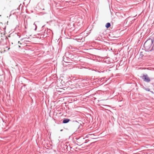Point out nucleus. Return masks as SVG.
<instances>
[{
	"label": "nucleus",
	"instance_id": "1",
	"mask_svg": "<svg viewBox=\"0 0 154 154\" xmlns=\"http://www.w3.org/2000/svg\"><path fill=\"white\" fill-rule=\"evenodd\" d=\"M151 38H148L144 43L143 46L146 50V51H150L154 50L153 43Z\"/></svg>",
	"mask_w": 154,
	"mask_h": 154
},
{
	"label": "nucleus",
	"instance_id": "2",
	"mask_svg": "<svg viewBox=\"0 0 154 154\" xmlns=\"http://www.w3.org/2000/svg\"><path fill=\"white\" fill-rule=\"evenodd\" d=\"M69 53H66L65 54V57H63V60L66 63H71V65H72V64L73 65H75L76 64L74 63L71 62V61H72V57L73 55L71 54H69Z\"/></svg>",
	"mask_w": 154,
	"mask_h": 154
},
{
	"label": "nucleus",
	"instance_id": "3",
	"mask_svg": "<svg viewBox=\"0 0 154 154\" xmlns=\"http://www.w3.org/2000/svg\"><path fill=\"white\" fill-rule=\"evenodd\" d=\"M141 77L143 79V81L146 82L148 83L151 80L150 79L147 74H143L142 76Z\"/></svg>",
	"mask_w": 154,
	"mask_h": 154
},
{
	"label": "nucleus",
	"instance_id": "4",
	"mask_svg": "<svg viewBox=\"0 0 154 154\" xmlns=\"http://www.w3.org/2000/svg\"><path fill=\"white\" fill-rule=\"evenodd\" d=\"M72 122L73 125H76L78 129H79L80 126H82L81 124H80L79 125V122L77 121H73Z\"/></svg>",
	"mask_w": 154,
	"mask_h": 154
},
{
	"label": "nucleus",
	"instance_id": "5",
	"mask_svg": "<svg viewBox=\"0 0 154 154\" xmlns=\"http://www.w3.org/2000/svg\"><path fill=\"white\" fill-rule=\"evenodd\" d=\"M70 121V120L69 119L64 118L63 119L62 123L63 124H66L68 123Z\"/></svg>",
	"mask_w": 154,
	"mask_h": 154
},
{
	"label": "nucleus",
	"instance_id": "6",
	"mask_svg": "<svg viewBox=\"0 0 154 154\" xmlns=\"http://www.w3.org/2000/svg\"><path fill=\"white\" fill-rule=\"evenodd\" d=\"M72 82L70 81H67L65 84V86H68V87L71 88L72 87H70V85L71 86H72V84H71Z\"/></svg>",
	"mask_w": 154,
	"mask_h": 154
},
{
	"label": "nucleus",
	"instance_id": "7",
	"mask_svg": "<svg viewBox=\"0 0 154 154\" xmlns=\"http://www.w3.org/2000/svg\"><path fill=\"white\" fill-rule=\"evenodd\" d=\"M72 147H70V146H68L67 145H65L64 147V149L65 150H66V151H68V149H69L72 148Z\"/></svg>",
	"mask_w": 154,
	"mask_h": 154
},
{
	"label": "nucleus",
	"instance_id": "8",
	"mask_svg": "<svg viewBox=\"0 0 154 154\" xmlns=\"http://www.w3.org/2000/svg\"><path fill=\"white\" fill-rule=\"evenodd\" d=\"M110 26H111L110 23H106V24L105 25V27L107 28H109L110 27Z\"/></svg>",
	"mask_w": 154,
	"mask_h": 154
},
{
	"label": "nucleus",
	"instance_id": "9",
	"mask_svg": "<svg viewBox=\"0 0 154 154\" xmlns=\"http://www.w3.org/2000/svg\"><path fill=\"white\" fill-rule=\"evenodd\" d=\"M81 137H80L79 138H76V140H77V142L79 143V144H80L81 143V142H80V139H81Z\"/></svg>",
	"mask_w": 154,
	"mask_h": 154
},
{
	"label": "nucleus",
	"instance_id": "10",
	"mask_svg": "<svg viewBox=\"0 0 154 154\" xmlns=\"http://www.w3.org/2000/svg\"><path fill=\"white\" fill-rule=\"evenodd\" d=\"M38 22H35L34 23V25L35 26V30H36L37 29V25H36V23H38Z\"/></svg>",
	"mask_w": 154,
	"mask_h": 154
},
{
	"label": "nucleus",
	"instance_id": "11",
	"mask_svg": "<svg viewBox=\"0 0 154 154\" xmlns=\"http://www.w3.org/2000/svg\"><path fill=\"white\" fill-rule=\"evenodd\" d=\"M145 90H146L147 91H150V89L149 88H146L145 89Z\"/></svg>",
	"mask_w": 154,
	"mask_h": 154
},
{
	"label": "nucleus",
	"instance_id": "12",
	"mask_svg": "<svg viewBox=\"0 0 154 154\" xmlns=\"http://www.w3.org/2000/svg\"><path fill=\"white\" fill-rule=\"evenodd\" d=\"M152 42L153 43V46H154V38H152Z\"/></svg>",
	"mask_w": 154,
	"mask_h": 154
},
{
	"label": "nucleus",
	"instance_id": "13",
	"mask_svg": "<svg viewBox=\"0 0 154 154\" xmlns=\"http://www.w3.org/2000/svg\"><path fill=\"white\" fill-rule=\"evenodd\" d=\"M142 53V52H141L140 53V56H141V57H142L143 56V55L142 54H141Z\"/></svg>",
	"mask_w": 154,
	"mask_h": 154
},
{
	"label": "nucleus",
	"instance_id": "14",
	"mask_svg": "<svg viewBox=\"0 0 154 154\" xmlns=\"http://www.w3.org/2000/svg\"><path fill=\"white\" fill-rule=\"evenodd\" d=\"M104 79V78H100V79H99V80H100V81H101H101H102V79Z\"/></svg>",
	"mask_w": 154,
	"mask_h": 154
},
{
	"label": "nucleus",
	"instance_id": "15",
	"mask_svg": "<svg viewBox=\"0 0 154 154\" xmlns=\"http://www.w3.org/2000/svg\"><path fill=\"white\" fill-rule=\"evenodd\" d=\"M21 5V4H20V6L18 8H17V9L18 10H19V9H20V5Z\"/></svg>",
	"mask_w": 154,
	"mask_h": 154
},
{
	"label": "nucleus",
	"instance_id": "16",
	"mask_svg": "<svg viewBox=\"0 0 154 154\" xmlns=\"http://www.w3.org/2000/svg\"><path fill=\"white\" fill-rule=\"evenodd\" d=\"M97 72H103V71H101V72L100 71H98Z\"/></svg>",
	"mask_w": 154,
	"mask_h": 154
},
{
	"label": "nucleus",
	"instance_id": "17",
	"mask_svg": "<svg viewBox=\"0 0 154 154\" xmlns=\"http://www.w3.org/2000/svg\"><path fill=\"white\" fill-rule=\"evenodd\" d=\"M78 145H79V146H81L82 144H77Z\"/></svg>",
	"mask_w": 154,
	"mask_h": 154
},
{
	"label": "nucleus",
	"instance_id": "18",
	"mask_svg": "<svg viewBox=\"0 0 154 154\" xmlns=\"http://www.w3.org/2000/svg\"><path fill=\"white\" fill-rule=\"evenodd\" d=\"M82 140H84L85 139V138H82Z\"/></svg>",
	"mask_w": 154,
	"mask_h": 154
},
{
	"label": "nucleus",
	"instance_id": "19",
	"mask_svg": "<svg viewBox=\"0 0 154 154\" xmlns=\"http://www.w3.org/2000/svg\"><path fill=\"white\" fill-rule=\"evenodd\" d=\"M1 37H2V33H1Z\"/></svg>",
	"mask_w": 154,
	"mask_h": 154
},
{
	"label": "nucleus",
	"instance_id": "20",
	"mask_svg": "<svg viewBox=\"0 0 154 154\" xmlns=\"http://www.w3.org/2000/svg\"><path fill=\"white\" fill-rule=\"evenodd\" d=\"M18 47H19V48H20V45H19V46H18Z\"/></svg>",
	"mask_w": 154,
	"mask_h": 154
},
{
	"label": "nucleus",
	"instance_id": "21",
	"mask_svg": "<svg viewBox=\"0 0 154 154\" xmlns=\"http://www.w3.org/2000/svg\"><path fill=\"white\" fill-rule=\"evenodd\" d=\"M78 132H80L79 131V130L78 131Z\"/></svg>",
	"mask_w": 154,
	"mask_h": 154
},
{
	"label": "nucleus",
	"instance_id": "22",
	"mask_svg": "<svg viewBox=\"0 0 154 154\" xmlns=\"http://www.w3.org/2000/svg\"><path fill=\"white\" fill-rule=\"evenodd\" d=\"M63 131V129H61V130H60V131Z\"/></svg>",
	"mask_w": 154,
	"mask_h": 154
},
{
	"label": "nucleus",
	"instance_id": "23",
	"mask_svg": "<svg viewBox=\"0 0 154 154\" xmlns=\"http://www.w3.org/2000/svg\"><path fill=\"white\" fill-rule=\"evenodd\" d=\"M1 39H2V40H4V39L2 38H1Z\"/></svg>",
	"mask_w": 154,
	"mask_h": 154
},
{
	"label": "nucleus",
	"instance_id": "24",
	"mask_svg": "<svg viewBox=\"0 0 154 154\" xmlns=\"http://www.w3.org/2000/svg\"><path fill=\"white\" fill-rule=\"evenodd\" d=\"M87 143V142H84V143Z\"/></svg>",
	"mask_w": 154,
	"mask_h": 154
},
{
	"label": "nucleus",
	"instance_id": "25",
	"mask_svg": "<svg viewBox=\"0 0 154 154\" xmlns=\"http://www.w3.org/2000/svg\"><path fill=\"white\" fill-rule=\"evenodd\" d=\"M18 36H19V37H20V36H19L18 35Z\"/></svg>",
	"mask_w": 154,
	"mask_h": 154
}]
</instances>
